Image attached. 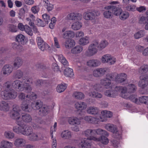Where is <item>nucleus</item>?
Here are the masks:
<instances>
[{"label":"nucleus","instance_id":"nucleus-1","mask_svg":"<svg viewBox=\"0 0 148 148\" xmlns=\"http://www.w3.org/2000/svg\"><path fill=\"white\" fill-rule=\"evenodd\" d=\"M32 83V80L30 79L26 80H16L13 82L10 80L8 81L3 84L5 90L1 92V97L5 100L15 99L17 96V92L13 89H10L12 88L18 91L24 90L26 92L29 93L31 91L32 88L29 84Z\"/></svg>","mask_w":148,"mask_h":148},{"label":"nucleus","instance_id":"nucleus-2","mask_svg":"<svg viewBox=\"0 0 148 148\" xmlns=\"http://www.w3.org/2000/svg\"><path fill=\"white\" fill-rule=\"evenodd\" d=\"M37 98V95L34 92H32L26 95L23 92L19 93L18 98L19 100L23 101L21 104V108L22 110L26 112H31V109L29 106L31 102L30 100H35Z\"/></svg>","mask_w":148,"mask_h":148},{"label":"nucleus","instance_id":"nucleus-3","mask_svg":"<svg viewBox=\"0 0 148 148\" xmlns=\"http://www.w3.org/2000/svg\"><path fill=\"white\" fill-rule=\"evenodd\" d=\"M127 91L125 86H116L114 90H107L104 92L106 96L110 97H115L119 94L121 97L124 99L128 98L126 93Z\"/></svg>","mask_w":148,"mask_h":148},{"label":"nucleus","instance_id":"nucleus-4","mask_svg":"<svg viewBox=\"0 0 148 148\" xmlns=\"http://www.w3.org/2000/svg\"><path fill=\"white\" fill-rule=\"evenodd\" d=\"M95 130L88 129L86 130L84 132L85 135L87 137V138H84L81 140V142L79 143V146L81 148H88L90 146L89 144L90 140H93L95 141L96 137L95 136Z\"/></svg>","mask_w":148,"mask_h":148},{"label":"nucleus","instance_id":"nucleus-5","mask_svg":"<svg viewBox=\"0 0 148 148\" xmlns=\"http://www.w3.org/2000/svg\"><path fill=\"white\" fill-rule=\"evenodd\" d=\"M113 78V75L112 74H108L106 78L101 79L100 84H96L93 86L94 89L97 91H100L102 88V86L107 89L112 88V84L111 83V80Z\"/></svg>","mask_w":148,"mask_h":148},{"label":"nucleus","instance_id":"nucleus-6","mask_svg":"<svg viewBox=\"0 0 148 148\" xmlns=\"http://www.w3.org/2000/svg\"><path fill=\"white\" fill-rule=\"evenodd\" d=\"M18 125L14 126L12 128L13 131L17 134L29 136L33 132L32 128L28 125L23 124Z\"/></svg>","mask_w":148,"mask_h":148},{"label":"nucleus","instance_id":"nucleus-7","mask_svg":"<svg viewBox=\"0 0 148 148\" xmlns=\"http://www.w3.org/2000/svg\"><path fill=\"white\" fill-rule=\"evenodd\" d=\"M21 109L19 107L16 105H14L12 110L10 114L11 117L15 120L18 125L21 124Z\"/></svg>","mask_w":148,"mask_h":148},{"label":"nucleus","instance_id":"nucleus-8","mask_svg":"<svg viewBox=\"0 0 148 148\" xmlns=\"http://www.w3.org/2000/svg\"><path fill=\"white\" fill-rule=\"evenodd\" d=\"M98 44V40H93L89 46L88 50L85 52V55L88 56H91L96 53L97 52V48Z\"/></svg>","mask_w":148,"mask_h":148},{"label":"nucleus","instance_id":"nucleus-9","mask_svg":"<svg viewBox=\"0 0 148 148\" xmlns=\"http://www.w3.org/2000/svg\"><path fill=\"white\" fill-rule=\"evenodd\" d=\"M84 119L87 122L93 124H98L100 121L104 122L106 121V119H102L101 117L98 115L95 117L86 116L84 117Z\"/></svg>","mask_w":148,"mask_h":148},{"label":"nucleus","instance_id":"nucleus-10","mask_svg":"<svg viewBox=\"0 0 148 148\" xmlns=\"http://www.w3.org/2000/svg\"><path fill=\"white\" fill-rule=\"evenodd\" d=\"M106 9L108 10H106L103 13L104 17L107 18H112L114 15V12H116L117 10V7L115 5H110L105 7Z\"/></svg>","mask_w":148,"mask_h":148},{"label":"nucleus","instance_id":"nucleus-11","mask_svg":"<svg viewBox=\"0 0 148 148\" xmlns=\"http://www.w3.org/2000/svg\"><path fill=\"white\" fill-rule=\"evenodd\" d=\"M101 60V62L103 63H108L110 65L114 64L116 61V58L109 54L103 55L102 57Z\"/></svg>","mask_w":148,"mask_h":148},{"label":"nucleus","instance_id":"nucleus-12","mask_svg":"<svg viewBox=\"0 0 148 148\" xmlns=\"http://www.w3.org/2000/svg\"><path fill=\"white\" fill-rule=\"evenodd\" d=\"M109 69L108 68H97L93 70L92 75L96 77H101Z\"/></svg>","mask_w":148,"mask_h":148},{"label":"nucleus","instance_id":"nucleus-13","mask_svg":"<svg viewBox=\"0 0 148 148\" xmlns=\"http://www.w3.org/2000/svg\"><path fill=\"white\" fill-rule=\"evenodd\" d=\"M13 68V67L11 65L6 64L3 67L1 73L4 75L8 76L12 72Z\"/></svg>","mask_w":148,"mask_h":148},{"label":"nucleus","instance_id":"nucleus-14","mask_svg":"<svg viewBox=\"0 0 148 148\" xmlns=\"http://www.w3.org/2000/svg\"><path fill=\"white\" fill-rule=\"evenodd\" d=\"M29 140L31 141L35 142L40 140H43L44 139V136L43 134H37L33 132L29 136Z\"/></svg>","mask_w":148,"mask_h":148},{"label":"nucleus","instance_id":"nucleus-15","mask_svg":"<svg viewBox=\"0 0 148 148\" xmlns=\"http://www.w3.org/2000/svg\"><path fill=\"white\" fill-rule=\"evenodd\" d=\"M140 80L138 83V86L144 88L148 85V75H142L140 77Z\"/></svg>","mask_w":148,"mask_h":148},{"label":"nucleus","instance_id":"nucleus-16","mask_svg":"<svg viewBox=\"0 0 148 148\" xmlns=\"http://www.w3.org/2000/svg\"><path fill=\"white\" fill-rule=\"evenodd\" d=\"M68 122L70 125H80L81 123L80 119L79 118L74 116L68 117Z\"/></svg>","mask_w":148,"mask_h":148},{"label":"nucleus","instance_id":"nucleus-17","mask_svg":"<svg viewBox=\"0 0 148 148\" xmlns=\"http://www.w3.org/2000/svg\"><path fill=\"white\" fill-rule=\"evenodd\" d=\"M31 102L29 105V107L31 109L34 110H38L41 108L42 107V104L41 102L39 100H37L36 101H33V100H30Z\"/></svg>","mask_w":148,"mask_h":148},{"label":"nucleus","instance_id":"nucleus-18","mask_svg":"<svg viewBox=\"0 0 148 148\" xmlns=\"http://www.w3.org/2000/svg\"><path fill=\"white\" fill-rule=\"evenodd\" d=\"M121 9L119 8H117V10L116 11V12H114L115 16H120L122 18H128L129 14L128 12H122Z\"/></svg>","mask_w":148,"mask_h":148},{"label":"nucleus","instance_id":"nucleus-19","mask_svg":"<svg viewBox=\"0 0 148 148\" xmlns=\"http://www.w3.org/2000/svg\"><path fill=\"white\" fill-rule=\"evenodd\" d=\"M127 78V76L124 73L117 74L115 77V80L117 83H121L125 81Z\"/></svg>","mask_w":148,"mask_h":148},{"label":"nucleus","instance_id":"nucleus-20","mask_svg":"<svg viewBox=\"0 0 148 148\" xmlns=\"http://www.w3.org/2000/svg\"><path fill=\"white\" fill-rule=\"evenodd\" d=\"M23 64V60L22 58L20 57H16L14 59L13 67L18 69L22 66Z\"/></svg>","mask_w":148,"mask_h":148},{"label":"nucleus","instance_id":"nucleus-21","mask_svg":"<svg viewBox=\"0 0 148 148\" xmlns=\"http://www.w3.org/2000/svg\"><path fill=\"white\" fill-rule=\"evenodd\" d=\"M100 64V61L97 59L90 60H88L87 62V64L88 66L93 67H96Z\"/></svg>","mask_w":148,"mask_h":148},{"label":"nucleus","instance_id":"nucleus-22","mask_svg":"<svg viewBox=\"0 0 148 148\" xmlns=\"http://www.w3.org/2000/svg\"><path fill=\"white\" fill-rule=\"evenodd\" d=\"M100 14L99 12V11H93V12H86L84 14V18H95V16H98Z\"/></svg>","mask_w":148,"mask_h":148},{"label":"nucleus","instance_id":"nucleus-23","mask_svg":"<svg viewBox=\"0 0 148 148\" xmlns=\"http://www.w3.org/2000/svg\"><path fill=\"white\" fill-rule=\"evenodd\" d=\"M26 143V140L22 138H18L14 141L15 145L17 147H23Z\"/></svg>","mask_w":148,"mask_h":148},{"label":"nucleus","instance_id":"nucleus-24","mask_svg":"<svg viewBox=\"0 0 148 148\" xmlns=\"http://www.w3.org/2000/svg\"><path fill=\"white\" fill-rule=\"evenodd\" d=\"M32 120L31 116L28 114H25L21 115V124L23 121L26 123L30 122Z\"/></svg>","mask_w":148,"mask_h":148},{"label":"nucleus","instance_id":"nucleus-25","mask_svg":"<svg viewBox=\"0 0 148 148\" xmlns=\"http://www.w3.org/2000/svg\"><path fill=\"white\" fill-rule=\"evenodd\" d=\"M87 107L86 103L83 102H78L75 104V108L78 110H84Z\"/></svg>","mask_w":148,"mask_h":148},{"label":"nucleus","instance_id":"nucleus-26","mask_svg":"<svg viewBox=\"0 0 148 148\" xmlns=\"http://www.w3.org/2000/svg\"><path fill=\"white\" fill-rule=\"evenodd\" d=\"M61 136L62 138L66 139L71 138L72 136L71 132L68 130H65L62 132Z\"/></svg>","mask_w":148,"mask_h":148},{"label":"nucleus","instance_id":"nucleus-27","mask_svg":"<svg viewBox=\"0 0 148 148\" xmlns=\"http://www.w3.org/2000/svg\"><path fill=\"white\" fill-rule=\"evenodd\" d=\"M79 45L84 46L88 44L90 42V37L86 36L80 38L79 40Z\"/></svg>","mask_w":148,"mask_h":148},{"label":"nucleus","instance_id":"nucleus-28","mask_svg":"<svg viewBox=\"0 0 148 148\" xmlns=\"http://www.w3.org/2000/svg\"><path fill=\"white\" fill-rule=\"evenodd\" d=\"M105 127L107 130L114 133H116L117 132L116 126L113 124L110 123L107 124L105 125Z\"/></svg>","mask_w":148,"mask_h":148},{"label":"nucleus","instance_id":"nucleus-29","mask_svg":"<svg viewBox=\"0 0 148 148\" xmlns=\"http://www.w3.org/2000/svg\"><path fill=\"white\" fill-rule=\"evenodd\" d=\"M64 44L66 49H70L75 45V43L73 40L68 39L65 41Z\"/></svg>","mask_w":148,"mask_h":148},{"label":"nucleus","instance_id":"nucleus-30","mask_svg":"<svg viewBox=\"0 0 148 148\" xmlns=\"http://www.w3.org/2000/svg\"><path fill=\"white\" fill-rule=\"evenodd\" d=\"M127 89V91L126 92V95H127V92L129 93H133L135 92L137 89L136 86L134 84H129L127 86V88L125 87Z\"/></svg>","mask_w":148,"mask_h":148},{"label":"nucleus","instance_id":"nucleus-31","mask_svg":"<svg viewBox=\"0 0 148 148\" xmlns=\"http://www.w3.org/2000/svg\"><path fill=\"white\" fill-rule=\"evenodd\" d=\"M95 141L97 142L99 141L102 144L106 145L108 143L109 140L106 137L103 136H101L99 138L96 137Z\"/></svg>","mask_w":148,"mask_h":148},{"label":"nucleus","instance_id":"nucleus-32","mask_svg":"<svg viewBox=\"0 0 148 148\" xmlns=\"http://www.w3.org/2000/svg\"><path fill=\"white\" fill-rule=\"evenodd\" d=\"M1 111L7 112L9 110L10 106L8 102L3 101H1Z\"/></svg>","mask_w":148,"mask_h":148},{"label":"nucleus","instance_id":"nucleus-33","mask_svg":"<svg viewBox=\"0 0 148 148\" xmlns=\"http://www.w3.org/2000/svg\"><path fill=\"white\" fill-rule=\"evenodd\" d=\"M108 45V42L105 40H103L99 43L97 46V48L99 50H102L105 48Z\"/></svg>","mask_w":148,"mask_h":148},{"label":"nucleus","instance_id":"nucleus-34","mask_svg":"<svg viewBox=\"0 0 148 148\" xmlns=\"http://www.w3.org/2000/svg\"><path fill=\"white\" fill-rule=\"evenodd\" d=\"M98 108L94 106H90L88 107L86 110L88 113L92 114H97L98 113Z\"/></svg>","mask_w":148,"mask_h":148},{"label":"nucleus","instance_id":"nucleus-35","mask_svg":"<svg viewBox=\"0 0 148 148\" xmlns=\"http://www.w3.org/2000/svg\"><path fill=\"white\" fill-rule=\"evenodd\" d=\"M94 134L95 137L97 135H102V136L104 135L108 136L109 135L108 133L107 132L101 129H98L95 130Z\"/></svg>","mask_w":148,"mask_h":148},{"label":"nucleus","instance_id":"nucleus-36","mask_svg":"<svg viewBox=\"0 0 148 148\" xmlns=\"http://www.w3.org/2000/svg\"><path fill=\"white\" fill-rule=\"evenodd\" d=\"M83 47L80 45H77L75 46L71 50V53L74 54L79 53L81 52L83 50Z\"/></svg>","mask_w":148,"mask_h":148},{"label":"nucleus","instance_id":"nucleus-37","mask_svg":"<svg viewBox=\"0 0 148 148\" xmlns=\"http://www.w3.org/2000/svg\"><path fill=\"white\" fill-rule=\"evenodd\" d=\"M67 17V18H82V16L80 13L73 12L68 14Z\"/></svg>","mask_w":148,"mask_h":148},{"label":"nucleus","instance_id":"nucleus-38","mask_svg":"<svg viewBox=\"0 0 148 148\" xmlns=\"http://www.w3.org/2000/svg\"><path fill=\"white\" fill-rule=\"evenodd\" d=\"M1 145L3 148H11L13 145L12 143L7 140L2 141L1 143Z\"/></svg>","mask_w":148,"mask_h":148},{"label":"nucleus","instance_id":"nucleus-39","mask_svg":"<svg viewBox=\"0 0 148 148\" xmlns=\"http://www.w3.org/2000/svg\"><path fill=\"white\" fill-rule=\"evenodd\" d=\"M64 74L66 76L70 77L74 75L73 70L69 68H66L64 70Z\"/></svg>","mask_w":148,"mask_h":148},{"label":"nucleus","instance_id":"nucleus-40","mask_svg":"<svg viewBox=\"0 0 148 148\" xmlns=\"http://www.w3.org/2000/svg\"><path fill=\"white\" fill-rule=\"evenodd\" d=\"M75 35L74 32L72 31H68L64 32L62 35L64 38L67 39L73 37Z\"/></svg>","mask_w":148,"mask_h":148},{"label":"nucleus","instance_id":"nucleus-41","mask_svg":"<svg viewBox=\"0 0 148 148\" xmlns=\"http://www.w3.org/2000/svg\"><path fill=\"white\" fill-rule=\"evenodd\" d=\"M47 19H37L35 21V23L38 26L42 27H44L47 23L46 22Z\"/></svg>","mask_w":148,"mask_h":148},{"label":"nucleus","instance_id":"nucleus-42","mask_svg":"<svg viewBox=\"0 0 148 148\" xmlns=\"http://www.w3.org/2000/svg\"><path fill=\"white\" fill-rule=\"evenodd\" d=\"M82 26V24L81 22L79 21H76L73 23L71 27L74 30H77L80 29Z\"/></svg>","mask_w":148,"mask_h":148},{"label":"nucleus","instance_id":"nucleus-43","mask_svg":"<svg viewBox=\"0 0 148 148\" xmlns=\"http://www.w3.org/2000/svg\"><path fill=\"white\" fill-rule=\"evenodd\" d=\"M90 92L89 93V95L91 97L97 98H101L102 97V95L101 93L98 92L92 91L90 90Z\"/></svg>","mask_w":148,"mask_h":148},{"label":"nucleus","instance_id":"nucleus-44","mask_svg":"<svg viewBox=\"0 0 148 148\" xmlns=\"http://www.w3.org/2000/svg\"><path fill=\"white\" fill-rule=\"evenodd\" d=\"M49 111L48 108L46 106H43L40 109L39 114L42 116H44L47 114Z\"/></svg>","mask_w":148,"mask_h":148},{"label":"nucleus","instance_id":"nucleus-45","mask_svg":"<svg viewBox=\"0 0 148 148\" xmlns=\"http://www.w3.org/2000/svg\"><path fill=\"white\" fill-rule=\"evenodd\" d=\"M101 114L104 118H110L112 116V113L109 111L103 110L101 112Z\"/></svg>","mask_w":148,"mask_h":148},{"label":"nucleus","instance_id":"nucleus-46","mask_svg":"<svg viewBox=\"0 0 148 148\" xmlns=\"http://www.w3.org/2000/svg\"><path fill=\"white\" fill-rule=\"evenodd\" d=\"M73 96L76 99H81L84 98V95L81 92H76L73 93Z\"/></svg>","mask_w":148,"mask_h":148},{"label":"nucleus","instance_id":"nucleus-47","mask_svg":"<svg viewBox=\"0 0 148 148\" xmlns=\"http://www.w3.org/2000/svg\"><path fill=\"white\" fill-rule=\"evenodd\" d=\"M145 34L144 30H141L135 33L134 35V37L136 39H139L144 36Z\"/></svg>","mask_w":148,"mask_h":148},{"label":"nucleus","instance_id":"nucleus-48","mask_svg":"<svg viewBox=\"0 0 148 148\" xmlns=\"http://www.w3.org/2000/svg\"><path fill=\"white\" fill-rule=\"evenodd\" d=\"M58 59L64 66L68 65V63L67 61L62 55L61 54L58 56Z\"/></svg>","mask_w":148,"mask_h":148},{"label":"nucleus","instance_id":"nucleus-49","mask_svg":"<svg viewBox=\"0 0 148 148\" xmlns=\"http://www.w3.org/2000/svg\"><path fill=\"white\" fill-rule=\"evenodd\" d=\"M66 88V86L65 84H60L58 85L56 88L57 91L60 93L64 91Z\"/></svg>","mask_w":148,"mask_h":148},{"label":"nucleus","instance_id":"nucleus-50","mask_svg":"<svg viewBox=\"0 0 148 148\" xmlns=\"http://www.w3.org/2000/svg\"><path fill=\"white\" fill-rule=\"evenodd\" d=\"M4 136L7 138L12 139L14 137L15 134L13 132L8 131L5 132Z\"/></svg>","mask_w":148,"mask_h":148},{"label":"nucleus","instance_id":"nucleus-51","mask_svg":"<svg viewBox=\"0 0 148 148\" xmlns=\"http://www.w3.org/2000/svg\"><path fill=\"white\" fill-rule=\"evenodd\" d=\"M38 47L41 51H43L49 50L50 48V46L45 42L41 44L40 46H39Z\"/></svg>","mask_w":148,"mask_h":148},{"label":"nucleus","instance_id":"nucleus-52","mask_svg":"<svg viewBox=\"0 0 148 148\" xmlns=\"http://www.w3.org/2000/svg\"><path fill=\"white\" fill-rule=\"evenodd\" d=\"M139 72L141 73H144L148 71V65H143L140 68Z\"/></svg>","mask_w":148,"mask_h":148},{"label":"nucleus","instance_id":"nucleus-53","mask_svg":"<svg viewBox=\"0 0 148 148\" xmlns=\"http://www.w3.org/2000/svg\"><path fill=\"white\" fill-rule=\"evenodd\" d=\"M127 95V96L128 98L127 99H129L135 103H138L139 100H138L136 95H131L130 96H129Z\"/></svg>","mask_w":148,"mask_h":148},{"label":"nucleus","instance_id":"nucleus-54","mask_svg":"<svg viewBox=\"0 0 148 148\" xmlns=\"http://www.w3.org/2000/svg\"><path fill=\"white\" fill-rule=\"evenodd\" d=\"M139 101L141 103L148 104V97L142 96L139 98Z\"/></svg>","mask_w":148,"mask_h":148},{"label":"nucleus","instance_id":"nucleus-55","mask_svg":"<svg viewBox=\"0 0 148 148\" xmlns=\"http://www.w3.org/2000/svg\"><path fill=\"white\" fill-rule=\"evenodd\" d=\"M140 24H145V29L148 30V19H140L139 21Z\"/></svg>","mask_w":148,"mask_h":148},{"label":"nucleus","instance_id":"nucleus-56","mask_svg":"<svg viewBox=\"0 0 148 148\" xmlns=\"http://www.w3.org/2000/svg\"><path fill=\"white\" fill-rule=\"evenodd\" d=\"M25 32L29 35L32 36L33 35V33L31 28L27 25H25V28L24 30Z\"/></svg>","mask_w":148,"mask_h":148},{"label":"nucleus","instance_id":"nucleus-57","mask_svg":"<svg viewBox=\"0 0 148 148\" xmlns=\"http://www.w3.org/2000/svg\"><path fill=\"white\" fill-rule=\"evenodd\" d=\"M25 39V36L22 34L18 35L16 37V40L18 42H23Z\"/></svg>","mask_w":148,"mask_h":148},{"label":"nucleus","instance_id":"nucleus-58","mask_svg":"<svg viewBox=\"0 0 148 148\" xmlns=\"http://www.w3.org/2000/svg\"><path fill=\"white\" fill-rule=\"evenodd\" d=\"M51 22L49 24V27L51 29H53L56 22V19H49Z\"/></svg>","mask_w":148,"mask_h":148},{"label":"nucleus","instance_id":"nucleus-59","mask_svg":"<svg viewBox=\"0 0 148 148\" xmlns=\"http://www.w3.org/2000/svg\"><path fill=\"white\" fill-rule=\"evenodd\" d=\"M23 75V72L20 70H18L16 72L15 77L18 79L21 78Z\"/></svg>","mask_w":148,"mask_h":148},{"label":"nucleus","instance_id":"nucleus-60","mask_svg":"<svg viewBox=\"0 0 148 148\" xmlns=\"http://www.w3.org/2000/svg\"><path fill=\"white\" fill-rule=\"evenodd\" d=\"M8 30L12 32H16L17 31L16 27L14 25H9L8 26Z\"/></svg>","mask_w":148,"mask_h":148},{"label":"nucleus","instance_id":"nucleus-61","mask_svg":"<svg viewBox=\"0 0 148 148\" xmlns=\"http://www.w3.org/2000/svg\"><path fill=\"white\" fill-rule=\"evenodd\" d=\"M25 14V11L24 9L23 8H21L19 11L18 13L19 18H24Z\"/></svg>","mask_w":148,"mask_h":148},{"label":"nucleus","instance_id":"nucleus-62","mask_svg":"<svg viewBox=\"0 0 148 148\" xmlns=\"http://www.w3.org/2000/svg\"><path fill=\"white\" fill-rule=\"evenodd\" d=\"M135 6L134 5H128L126 7V9L128 11H133L135 10Z\"/></svg>","mask_w":148,"mask_h":148},{"label":"nucleus","instance_id":"nucleus-63","mask_svg":"<svg viewBox=\"0 0 148 148\" xmlns=\"http://www.w3.org/2000/svg\"><path fill=\"white\" fill-rule=\"evenodd\" d=\"M53 39L55 47L58 48H60V45L59 44L58 38L56 37H54Z\"/></svg>","mask_w":148,"mask_h":148},{"label":"nucleus","instance_id":"nucleus-64","mask_svg":"<svg viewBox=\"0 0 148 148\" xmlns=\"http://www.w3.org/2000/svg\"><path fill=\"white\" fill-rule=\"evenodd\" d=\"M36 41L38 47L40 46L41 44L44 42L42 38L39 37L37 38Z\"/></svg>","mask_w":148,"mask_h":148}]
</instances>
